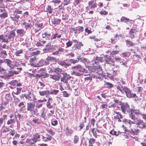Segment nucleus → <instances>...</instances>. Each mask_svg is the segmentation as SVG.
<instances>
[{
	"instance_id": "nucleus-1",
	"label": "nucleus",
	"mask_w": 146,
	"mask_h": 146,
	"mask_svg": "<svg viewBox=\"0 0 146 146\" xmlns=\"http://www.w3.org/2000/svg\"><path fill=\"white\" fill-rule=\"evenodd\" d=\"M72 69L73 70L72 74L78 76H82V73H86L87 72V70L83 68L80 64L72 66Z\"/></svg>"
},
{
	"instance_id": "nucleus-2",
	"label": "nucleus",
	"mask_w": 146,
	"mask_h": 146,
	"mask_svg": "<svg viewBox=\"0 0 146 146\" xmlns=\"http://www.w3.org/2000/svg\"><path fill=\"white\" fill-rule=\"evenodd\" d=\"M13 13L11 15V18L15 23H18L19 19L20 18V15L23 14V11L19 10V9L15 8Z\"/></svg>"
},
{
	"instance_id": "nucleus-3",
	"label": "nucleus",
	"mask_w": 146,
	"mask_h": 146,
	"mask_svg": "<svg viewBox=\"0 0 146 146\" xmlns=\"http://www.w3.org/2000/svg\"><path fill=\"white\" fill-rule=\"evenodd\" d=\"M27 110L30 111L32 115H36L38 112L37 108L35 109V104L32 102L27 103Z\"/></svg>"
},
{
	"instance_id": "nucleus-4",
	"label": "nucleus",
	"mask_w": 146,
	"mask_h": 146,
	"mask_svg": "<svg viewBox=\"0 0 146 146\" xmlns=\"http://www.w3.org/2000/svg\"><path fill=\"white\" fill-rule=\"evenodd\" d=\"M61 74V75L60 76L61 81L66 84L68 85V84H69L68 81L70 79L71 76L66 72L62 73Z\"/></svg>"
},
{
	"instance_id": "nucleus-5",
	"label": "nucleus",
	"mask_w": 146,
	"mask_h": 146,
	"mask_svg": "<svg viewBox=\"0 0 146 146\" xmlns=\"http://www.w3.org/2000/svg\"><path fill=\"white\" fill-rule=\"evenodd\" d=\"M23 96L25 97L26 99L28 100L29 101H35L36 100V99L35 97V95L33 93H31L29 90L28 91L27 94L25 93V94L22 95Z\"/></svg>"
},
{
	"instance_id": "nucleus-6",
	"label": "nucleus",
	"mask_w": 146,
	"mask_h": 146,
	"mask_svg": "<svg viewBox=\"0 0 146 146\" xmlns=\"http://www.w3.org/2000/svg\"><path fill=\"white\" fill-rule=\"evenodd\" d=\"M123 90L127 98H130L137 97L136 95L135 94H133L129 89L127 87L124 88V89Z\"/></svg>"
},
{
	"instance_id": "nucleus-7",
	"label": "nucleus",
	"mask_w": 146,
	"mask_h": 146,
	"mask_svg": "<svg viewBox=\"0 0 146 146\" xmlns=\"http://www.w3.org/2000/svg\"><path fill=\"white\" fill-rule=\"evenodd\" d=\"M121 106V109L122 111L124 113H125L126 111L129 112L130 110V108L129 106L127 103H123L120 105Z\"/></svg>"
},
{
	"instance_id": "nucleus-8",
	"label": "nucleus",
	"mask_w": 146,
	"mask_h": 146,
	"mask_svg": "<svg viewBox=\"0 0 146 146\" xmlns=\"http://www.w3.org/2000/svg\"><path fill=\"white\" fill-rule=\"evenodd\" d=\"M92 77L93 78H98L101 80L104 77V75L102 71H99L92 74Z\"/></svg>"
},
{
	"instance_id": "nucleus-9",
	"label": "nucleus",
	"mask_w": 146,
	"mask_h": 146,
	"mask_svg": "<svg viewBox=\"0 0 146 146\" xmlns=\"http://www.w3.org/2000/svg\"><path fill=\"white\" fill-rule=\"evenodd\" d=\"M134 113L137 115L139 114L140 113L139 110L133 109H131L130 110V113L129 115V117L131 118L132 119L135 120V115L133 114Z\"/></svg>"
},
{
	"instance_id": "nucleus-10",
	"label": "nucleus",
	"mask_w": 146,
	"mask_h": 146,
	"mask_svg": "<svg viewBox=\"0 0 146 146\" xmlns=\"http://www.w3.org/2000/svg\"><path fill=\"white\" fill-rule=\"evenodd\" d=\"M105 62L107 64H112L113 63V60L110 56L106 55L104 56Z\"/></svg>"
},
{
	"instance_id": "nucleus-11",
	"label": "nucleus",
	"mask_w": 146,
	"mask_h": 146,
	"mask_svg": "<svg viewBox=\"0 0 146 146\" xmlns=\"http://www.w3.org/2000/svg\"><path fill=\"white\" fill-rule=\"evenodd\" d=\"M58 63L62 66L66 68H67L69 66L71 65V64L69 62H67L66 60H58Z\"/></svg>"
},
{
	"instance_id": "nucleus-12",
	"label": "nucleus",
	"mask_w": 146,
	"mask_h": 146,
	"mask_svg": "<svg viewBox=\"0 0 146 146\" xmlns=\"http://www.w3.org/2000/svg\"><path fill=\"white\" fill-rule=\"evenodd\" d=\"M8 37V36L7 33L4 35H0V40H2L3 42L8 43L10 41Z\"/></svg>"
},
{
	"instance_id": "nucleus-13",
	"label": "nucleus",
	"mask_w": 146,
	"mask_h": 146,
	"mask_svg": "<svg viewBox=\"0 0 146 146\" xmlns=\"http://www.w3.org/2000/svg\"><path fill=\"white\" fill-rule=\"evenodd\" d=\"M78 60H80L81 62L83 63L86 66H88L90 63L89 60L85 58L78 57L77 58Z\"/></svg>"
},
{
	"instance_id": "nucleus-14",
	"label": "nucleus",
	"mask_w": 146,
	"mask_h": 146,
	"mask_svg": "<svg viewBox=\"0 0 146 146\" xmlns=\"http://www.w3.org/2000/svg\"><path fill=\"white\" fill-rule=\"evenodd\" d=\"M137 124L138 125V127H139L140 128H145L146 127L145 123L143 122L142 120H138Z\"/></svg>"
},
{
	"instance_id": "nucleus-15",
	"label": "nucleus",
	"mask_w": 146,
	"mask_h": 146,
	"mask_svg": "<svg viewBox=\"0 0 146 146\" xmlns=\"http://www.w3.org/2000/svg\"><path fill=\"white\" fill-rule=\"evenodd\" d=\"M15 29H13L12 31H11L8 34V38H9V40H13L14 38V37L15 35Z\"/></svg>"
},
{
	"instance_id": "nucleus-16",
	"label": "nucleus",
	"mask_w": 146,
	"mask_h": 146,
	"mask_svg": "<svg viewBox=\"0 0 146 146\" xmlns=\"http://www.w3.org/2000/svg\"><path fill=\"white\" fill-rule=\"evenodd\" d=\"M4 62L5 64H7V66L11 68V69H13L14 68V66L12 64V61L9 59H5Z\"/></svg>"
},
{
	"instance_id": "nucleus-17",
	"label": "nucleus",
	"mask_w": 146,
	"mask_h": 146,
	"mask_svg": "<svg viewBox=\"0 0 146 146\" xmlns=\"http://www.w3.org/2000/svg\"><path fill=\"white\" fill-rule=\"evenodd\" d=\"M52 50V47L51 46L50 44L46 45L45 48L43 49V51L44 53H47L51 51Z\"/></svg>"
},
{
	"instance_id": "nucleus-18",
	"label": "nucleus",
	"mask_w": 146,
	"mask_h": 146,
	"mask_svg": "<svg viewBox=\"0 0 146 146\" xmlns=\"http://www.w3.org/2000/svg\"><path fill=\"white\" fill-rule=\"evenodd\" d=\"M61 21L60 19H56L54 17H53L51 19V22L54 25H58Z\"/></svg>"
},
{
	"instance_id": "nucleus-19",
	"label": "nucleus",
	"mask_w": 146,
	"mask_h": 146,
	"mask_svg": "<svg viewBox=\"0 0 146 146\" xmlns=\"http://www.w3.org/2000/svg\"><path fill=\"white\" fill-rule=\"evenodd\" d=\"M37 141V138H36V137H33L32 139H27L26 142L30 143L31 144H33L34 143H35Z\"/></svg>"
},
{
	"instance_id": "nucleus-20",
	"label": "nucleus",
	"mask_w": 146,
	"mask_h": 146,
	"mask_svg": "<svg viewBox=\"0 0 146 146\" xmlns=\"http://www.w3.org/2000/svg\"><path fill=\"white\" fill-rule=\"evenodd\" d=\"M16 32L17 34L21 36H23L25 33V32L23 29H18L17 30Z\"/></svg>"
},
{
	"instance_id": "nucleus-21",
	"label": "nucleus",
	"mask_w": 146,
	"mask_h": 146,
	"mask_svg": "<svg viewBox=\"0 0 146 146\" xmlns=\"http://www.w3.org/2000/svg\"><path fill=\"white\" fill-rule=\"evenodd\" d=\"M46 59L47 61L50 62H58V59H57L55 57H48Z\"/></svg>"
},
{
	"instance_id": "nucleus-22",
	"label": "nucleus",
	"mask_w": 146,
	"mask_h": 146,
	"mask_svg": "<svg viewBox=\"0 0 146 146\" xmlns=\"http://www.w3.org/2000/svg\"><path fill=\"white\" fill-rule=\"evenodd\" d=\"M60 75H50V77L52 79L55 80V81H58L59 80L60 78Z\"/></svg>"
},
{
	"instance_id": "nucleus-23",
	"label": "nucleus",
	"mask_w": 146,
	"mask_h": 146,
	"mask_svg": "<svg viewBox=\"0 0 146 146\" xmlns=\"http://www.w3.org/2000/svg\"><path fill=\"white\" fill-rule=\"evenodd\" d=\"M50 92L49 90H46L44 91H40L39 92V94L42 96H44L46 95V97L49 94Z\"/></svg>"
},
{
	"instance_id": "nucleus-24",
	"label": "nucleus",
	"mask_w": 146,
	"mask_h": 146,
	"mask_svg": "<svg viewBox=\"0 0 146 146\" xmlns=\"http://www.w3.org/2000/svg\"><path fill=\"white\" fill-rule=\"evenodd\" d=\"M120 62V63L121 65H123L126 67H128L127 62V61H124L123 59L121 58L120 60L119 61Z\"/></svg>"
},
{
	"instance_id": "nucleus-25",
	"label": "nucleus",
	"mask_w": 146,
	"mask_h": 146,
	"mask_svg": "<svg viewBox=\"0 0 146 146\" xmlns=\"http://www.w3.org/2000/svg\"><path fill=\"white\" fill-rule=\"evenodd\" d=\"M11 97V95L10 94H7L6 95L5 99H6V101L4 102V104L6 105L8 104L10 100V98Z\"/></svg>"
},
{
	"instance_id": "nucleus-26",
	"label": "nucleus",
	"mask_w": 146,
	"mask_h": 146,
	"mask_svg": "<svg viewBox=\"0 0 146 146\" xmlns=\"http://www.w3.org/2000/svg\"><path fill=\"white\" fill-rule=\"evenodd\" d=\"M140 55L137 54H134L131 57V58L133 59L135 61L139 60L138 59L140 58Z\"/></svg>"
},
{
	"instance_id": "nucleus-27",
	"label": "nucleus",
	"mask_w": 146,
	"mask_h": 146,
	"mask_svg": "<svg viewBox=\"0 0 146 146\" xmlns=\"http://www.w3.org/2000/svg\"><path fill=\"white\" fill-rule=\"evenodd\" d=\"M120 21L122 22L127 23V22H129V21H131V20L128 18H127L123 16L121 18Z\"/></svg>"
},
{
	"instance_id": "nucleus-28",
	"label": "nucleus",
	"mask_w": 146,
	"mask_h": 146,
	"mask_svg": "<svg viewBox=\"0 0 146 146\" xmlns=\"http://www.w3.org/2000/svg\"><path fill=\"white\" fill-rule=\"evenodd\" d=\"M62 71V69L58 68H56L54 69L52 71H53L54 72L57 73V74L58 75H60V74H61V72Z\"/></svg>"
},
{
	"instance_id": "nucleus-29",
	"label": "nucleus",
	"mask_w": 146,
	"mask_h": 146,
	"mask_svg": "<svg viewBox=\"0 0 146 146\" xmlns=\"http://www.w3.org/2000/svg\"><path fill=\"white\" fill-rule=\"evenodd\" d=\"M22 25H23L24 26V27L27 30L28 28L29 27H31L32 25L31 24H29L26 22H24L22 23Z\"/></svg>"
},
{
	"instance_id": "nucleus-30",
	"label": "nucleus",
	"mask_w": 146,
	"mask_h": 146,
	"mask_svg": "<svg viewBox=\"0 0 146 146\" xmlns=\"http://www.w3.org/2000/svg\"><path fill=\"white\" fill-rule=\"evenodd\" d=\"M53 9L50 5H48L46 8V11L49 14H51L52 13Z\"/></svg>"
},
{
	"instance_id": "nucleus-31",
	"label": "nucleus",
	"mask_w": 146,
	"mask_h": 146,
	"mask_svg": "<svg viewBox=\"0 0 146 146\" xmlns=\"http://www.w3.org/2000/svg\"><path fill=\"white\" fill-rule=\"evenodd\" d=\"M15 118L11 119H10L7 122V124L8 125H9L11 124L14 123H15Z\"/></svg>"
},
{
	"instance_id": "nucleus-32",
	"label": "nucleus",
	"mask_w": 146,
	"mask_h": 146,
	"mask_svg": "<svg viewBox=\"0 0 146 146\" xmlns=\"http://www.w3.org/2000/svg\"><path fill=\"white\" fill-rule=\"evenodd\" d=\"M139 130L138 129H135L133 130L132 129L131 130V133L134 135H137L139 133Z\"/></svg>"
},
{
	"instance_id": "nucleus-33",
	"label": "nucleus",
	"mask_w": 146,
	"mask_h": 146,
	"mask_svg": "<svg viewBox=\"0 0 146 146\" xmlns=\"http://www.w3.org/2000/svg\"><path fill=\"white\" fill-rule=\"evenodd\" d=\"M65 131L67 134H71L73 133V131L72 130L68 127L65 129Z\"/></svg>"
},
{
	"instance_id": "nucleus-34",
	"label": "nucleus",
	"mask_w": 146,
	"mask_h": 146,
	"mask_svg": "<svg viewBox=\"0 0 146 146\" xmlns=\"http://www.w3.org/2000/svg\"><path fill=\"white\" fill-rule=\"evenodd\" d=\"M7 16L8 14L6 12L0 14V17L1 18H4L7 17Z\"/></svg>"
},
{
	"instance_id": "nucleus-35",
	"label": "nucleus",
	"mask_w": 146,
	"mask_h": 146,
	"mask_svg": "<svg viewBox=\"0 0 146 146\" xmlns=\"http://www.w3.org/2000/svg\"><path fill=\"white\" fill-rule=\"evenodd\" d=\"M122 54L125 57H128L130 56V53L129 52H125L122 53Z\"/></svg>"
},
{
	"instance_id": "nucleus-36",
	"label": "nucleus",
	"mask_w": 146,
	"mask_h": 146,
	"mask_svg": "<svg viewBox=\"0 0 146 146\" xmlns=\"http://www.w3.org/2000/svg\"><path fill=\"white\" fill-rule=\"evenodd\" d=\"M76 30L77 31H80L81 32H83L84 29V27H83L79 26L76 28Z\"/></svg>"
},
{
	"instance_id": "nucleus-37",
	"label": "nucleus",
	"mask_w": 146,
	"mask_h": 146,
	"mask_svg": "<svg viewBox=\"0 0 146 146\" xmlns=\"http://www.w3.org/2000/svg\"><path fill=\"white\" fill-rule=\"evenodd\" d=\"M23 53V50L22 49H21L20 50H17L15 53V55L17 56H19L20 55L19 54L22 53Z\"/></svg>"
},
{
	"instance_id": "nucleus-38",
	"label": "nucleus",
	"mask_w": 146,
	"mask_h": 146,
	"mask_svg": "<svg viewBox=\"0 0 146 146\" xmlns=\"http://www.w3.org/2000/svg\"><path fill=\"white\" fill-rule=\"evenodd\" d=\"M106 84L107 86V87L109 88H110L113 87V85L110 83L108 82H106Z\"/></svg>"
},
{
	"instance_id": "nucleus-39",
	"label": "nucleus",
	"mask_w": 146,
	"mask_h": 146,
	"mask_svg": "<svg viewBox=\"0 0 146 146\" xmlns=\"http://www.w3.org/2000/svg\"><path fill=\"white\" fill-rule=\"evenodd\" d=\"M125 42L127 44L131 46H133L134 45L133 43L129 40H125Z\"/></svg>"
},
{
	"instance_id": "nucleus-40",
	"label": "nucleus",
	"mask_w": 146,
	"mask_h": 146,
	"mask_svg": "<svg viewBox=\"0 0 146 146\" xmlns=\"http://www.w3.org/2000/svg\"><path fill=\"white\" fill-rule=\"evenodd\" d=\"M59 92V90H54L52 92H50L49 94L54 95H56Z\"/></svg>"
},
{
	"instance_id": "nucleus-41",
	"label": "nucleus",
	"mask_w": 146,
	"mask_h": 146,
	"mask_svg": "<svg viewBox=\"0 0 146 146\" xmlns=\"http://www.w3.org/2000/svg\"><path fill=\"white\" fill-rule=\"evenodd\" d=\"M78 59L75 60L73 59H69V62H70L74 64L76 63L79 62Z\"/></svg>"
},
{
	"instance_id": "nucleus-42",
	"label": "nucleus",
	"mask_w": 146,
	"mask_h": 146,
	"mask_svg": "<svg viewBox=\"0 0 146 146\" xmlns=\"http://www.w3.org/2000/svg\"><path fill=\"white\" fill-rule=\"evenodd\" d=\"M42 140L45 142L50 141L52 139V137H42Z\"/></svg>"
},
{
	"instance_id": "nucleus-43",
	"label": "nucleus",
	"mask_w": 146,
	"mask_h": 146,
	"mask_svg": "<svg viewBox=\"0 0 146 146\" xmlns=\"http://www.w3.org/2000/svg\"><path fill=\"white\" fill-rule=\"evenodd\" d=\"M83 44L81 42H77V45L76 46V47L77 49H80L81 46H83Z\"/></svg>"
},
{
	"instance_id": "nucleus-44",
	"label": "nucleus",
	"mask_w": 146,
	"mask_h": 146,
	"mask_svg": "<svg viewBox=\"0 0 146 146\" xmlns=\"http://www.w3.org/2000/svg\"><path fill=\"white\" fill-rule=\"evenodd\" d=\"M95 60H96L97 62H102V58L101 57H98L97 56L95 58Z\"/></svg>"
},
{
	"instance_id": "nucleus-45",
	"label": "nucleus",
	"mask_w": 146,
	"mask_h": 146,
	"mask_svg": "<svg viewBox=\"0 0 146 146\" xmlns=\"http://www.w3.org/2000/svg\"><path fill=\"white\" fill-rule=\"evenodd\" d=\"M22 88H17V91L15 93V94L16 95H19V94L21 92V91L22 90Z\"/></svg>"
},
{
	"instance_id": "nucleus-46",
	"label": "nucleus",
	"mask_w": 146,
	"mask_h": 146,
	"mask_svg": "<svg viewBox=\"0 0 146 146\" xmlns=\"http://www.w3.org/2000/svg\"><path fill=\"white\" fill-rule=\"evenodd\" d=\"M70 0H64L63 1V4L64 5H67L70 3Z\"/></svg>"
},
{
	"instance_id": "nucleus-47",
	"label": "nucleus",
	"mask_w": 146,
	"mask_h": 146,
	"mask_svg": "<svg viewBox=\"0 0 146 146\" xmlns=\"http://www.w3.org/2000/svg\"><path fill=\"white\" fill-rule=\"evenodd\" d=\"M85 31L86 33H88V34L92 33V31L90 28L87 27L85 29Z\"/></svg>"
},
{
	"instance_id": "nucleus-48",
	"label": "nucleus",
	"mask_w": 146,
	"mask_h": 146,
	"mask_svg": "<svg viewBox=\"0 0 146 146\" xmlns=\"http://www.w3.org/2000/svg\"><path fill=\"white\" fill-rule=\"evenodd\" d=\"M29 15V12L28 11H26L23 13L22 17H23L24 18H25L27 17Z\"/></svg>"
},
{
	"instance_id": "nucleus-49",
	"label": "nucleus",
	"mask_w": 146,
	"mask_h": 146,
	"mask_svg": "<svg viewBox=\"0 0 146 146\" xmlns=\"http://www.w3.org/2000/svg\"><path fill=\"white\" fill-rule=\"evenodd\" d=\"M69 15L68 14H66L65 15H62V20H65L66 19H68L69 17Z\"/></svg>"
},
{
	"instance_id": "nucleus-50",
	"label": "nucleus",
	"mask_w": 146,
	"mask_h": 146,
	"mask_svg": "<svg viewBox=\"0 0 146 146\" xmlns=\"http://www.w3.org/2000/svg\"><path fill=\"white\" fill-rule=\"evenodd\" d=\"M8 74V75H7V76L8 77L13 76L14 75V74L13 73V70L9 71Z\"/></svg>"
},
{
	"instance_id": "nucleus-51",
	"label": "nucleus",
	"mask_w": 146,
	"mask_h": 146,
	"mask_svg": "<svg viewBox=\"0 0 146 146\" xmlns=\"http://www.w3.org/2000/svg\"><path fill=\"white\" fill-rule=\"evenodd\" d=\"M72 42L69 41H68L66 43L67 47H69L71 46H72Z\"/></svg>"
},
{
	"instance_id": "nucleus-52",
	"label": "nucleus",
	"mask_w": 146,
	"mask_h": 146,
	"mask_svg": "<svg viewBox=\"0 0 146 146\" xmlns=\"http://www.w3.org/2000/svg\"><path fill=\"white\" fill-rule=\"evenodd\" d=\"M63 96L65 97H67L69 96V94H68L66 91H64L62 92Z\"/></svg>"
},
{
	"instance_id": "nucleus-53",
	"label": "nucleus",
	"mask_w": 146,
	"mask_h": 146,
	"mask_svg": "<svg viewBox=\"0 0 146 146\" xmlns=\"http://www.w3.org/2000/svg\"><path fill=\"white\" fill-rule=\"evenodd\" d=\"M91 131L93 133L94 136L95 137H97V132L95 130V129L94 128Z\"/></svg>"
},
{
	"instance_id": "nucleus-54",
	"label": "nucleus",
	"mask_w": 146,
	"mask_h": 146,
	"mask_svg": "<svg viewBox=\"0 0 146 146\" xmlns=\"http://www.w3.org/2000/svg\"><path fill=\"white\" fill-rule=\"evenodd\" d=\"M95 142V139L94 138H90V140L89 141V144H91L94 143Z\"/></svg>"
},
{
	"instance_id": "nucleus-55",
	"label": "nucleus",
	"mask_w": 146,
	"mask_h": 146,
	"mask_svg": "<svg viewBox=\"0 0 146 146\" xmlns=\"http://www.w3.org/2000/svg\"><path fill=\"white\" fill-rule=\"evenodd\" d=\"M40 52L39 50H37L36 51H34L32 53V55L33 56L34 55H36L38 54H40Z\"/></svg>"
},
{
	"instance_id": "nucleus-56",
	"label": "nucleus",
	"mask_w": 146,
	"mask_h": 146,
	"mask_svg": "<svg viewBox=\"0 0 146 146\" xmlns=\"http://www.w3.org/2000/svg\"><path fill=\"white\" fill-rule=\"evenodd\" d=\"M58 124V121L57 120H55L54 121H52L51 124L53 126H56Z\"/></svg>"
},
{
	"instance_id": "nucleus-57",
	"label": "nucleus",
	"mask_w": 146,
	"mask_h": 146,
	"mask_svg": "<svg viewBox=\"0 0 146 146\" xmlns=\"http://www.w3.org/2000/svg\"><path fill=\"white\" fill-rule=\"evenodd\" d=\"M137 31L135 29H131L129 32V33H136Z\"/></svg>"
},
{
	"instance_id": "nucleus-58",
	"label": "nucleus",
	"mask_w": 146,
	"mask_h": 146,
	"mask_svg": "<svg viewBox=\"0 0 146 146\" xmlns=\"http://www.w3.org/2000/svg\"><path fill=\"white\" fill-rule=\"evenodd\" d=\"M113 58L117 62H119V61L121 58L119 57H117L115 55L113 56Z\"/></svg>"
},
{
	"instance_id": "nucleus-59",
	"label": "nucleus",
	"mask_w": 146,
	"mask_h": 146,
	"mask_svg": "<svg viewBox=\"0 0 146 146\" xmlns=\"http://www.w3.org/2000/svg\"><path fill=\"white\" fill-rule=\"evenodd\" d=\"M36 60V57H34L31 58L30 60V62L31 64H33V63L34 61Z\"/></svg>"
},
{
	"instance_id": "nucleus-60",
	"label": "nucleus",
	"mask_w": 146,
	"mask_h": 146,
	"mask_svg": "<svg viewBox=\"0 0 146 146\" xmlns=\"http://www.w3.org/2000/svg\"><path fill=\"white\" fill-rule=\"evenodd\" d=\"M122 133H123V135L126 136V137H128L129 136L128 135H127V134L126 133V132H121L120 131H119L117 132V134H118V135L119 134Z\"/></svg>"
},
{
	"instance_id": "nucleus-61",
	"label": "nucleus",
	"mask_w": 146,
	"mask_h": 146,
	"mask_svg": "<svg viewBox=\"0 0 146 146\" xmlns=\"http://www.w3.org/2000/svg\"><path fill=\"white\" fill-rule=\"evenodd\" d=\"M0 50L1 51V53L2 55V54H3L6 56L7 55V52L5 50H3L1 48L0 49Z\"/></svg>"
},
{
	"instance_id": "nucleus-62",
	"label": "nucleus",
	"mask_w": 146,
	"mask_h": 146,
	"mask_svg": "<svg viewBox=\"0 0 146 146\" xmlns=\"http://www.w3.org/2000/svg\"><path fill=\"white\" fill-rule=\"evenodd\" d=\"M110 134H111L112 135H115L117 136H118V134H117V132L115 131H111L110 132Z\"/></svg>"
},
{
	"instance_id": "nucleus-63",
	"label": "nucleus",
	"mask_w": 146,
	"mask_h": 146,
	"mask_svg": "<svg viewBox=\"0 0 146 146\" xmlns=\"http://www.w3.org/2000/svg\"><path fill=\"white\" fill-rule=\"evenodd\" d=\"M52 2L54 4H58L61 2V1L60 0H52Z\"/></svg>"
},
{
	"instance_id": "nucleus-64",
	"label": "nucleus",
	"mask_w": 146,
	"mask_h": 146,
	"mask_svg": "<svg viewBox=\"0 0 146 146\" xmlns=\"http://www.w3.org/2000/svg\"><path fill=\"white\" fill-rule=\"evenodd\" d=\"M119 52L118 50H113L111 53V55H115V54H118Z\"/></svg>"
}]
</instances>
